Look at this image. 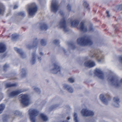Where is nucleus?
<instances>
[{
    "instance_id": "obj_16",
    "label": "nucleus",
    "mask_w": 122,
    "mask_h": 122,
    "mask_svg": "<svg viewBox=\"0 0 122 122\" xmlns=\"http://www.w3.org/2000/svg\"><path fill=\"white\" fill-rule=\"evenodd\" d=\"M14 49L16 51L20 54L22 58H24L26 57V55L21 49L16 47L14 48Z\"/></svg>"
},
{
    "instance_id": "obj_3",
    "label": "nucleus",
    "mask_w": 122,
    "mask_h": 122,
    "mask_svg": "<svg viewBox=\"0 0 122 122\" xmlns=\"http://www.w3.org/2000/svg\"><path fill=\"white\" fill-rule=\"evenodd\" d=\"M19 100L21 103L25 106L29 105L30 103L28 96L26 94H21L19 96Z\"/></svg>"
},
{
    "instance_id": "obj_4",
    "label": "nucleus",
    "mask_w": 122,
    "mask_h": 122,
    "mask_svg": "<svg viewBox=\"0 0 122 122\" xmlns=\"http://www.w3.org/2000/svg\"><path fill=\"white\" fill-rule=\"evenodd\" d=\"M36 5L35 3H33L29 5L28 11L29 15L32 16L34 15L37 11Z\"/></svg>"
},
{
    "instance_id": "obj_19",
    "label": "nucleus",
    "mask_w": 122,
    "mask_h": 122,
    "mask_svg": "<svg viewBox=\"0 0 122 122\" xmlns=\"http://www.w3.org/2000/svg\"><path fill=\"white\" fill-rule=\"evenodd\" d=\"M63 87L65 89L67 90L68 92L70 93H72L73 92V90L72 88L67 84L64 85Z\"/></svg>"
},
{
    "instance_id": "obj_44",
    "label": "nucleus",
    "mask_w": 122,
    "mask_h": 122,
    "mask_svg": "<svg viewBox=\"0 0 122 122\" xmlns=\"http://www.w3.org/2000/svg\"><path fill=\"white\" fill-rule=\"evenodd\" d=\"M60 15H63V12L62 11H61L60 12Z\"/></svg>"
},
{
    "instance_id": "obj_32",
    "label": "nucleus",
    "mask_w": 122,
    "mask_h": 122,
    "mask_svg": "<svg viewBox=\"0 0 122 122\" xmlns=\"http://www.w3.org/2000/svg\"><path fill=\"white\" fill-rule=\"evenodd\" d=\"M12 39H16L18 37V35L16 34H13L12 35Z\"/></svg>"
},
{
    "instance_id": "obj_8",
    "label": "nucleus",
    "mask_w": 122,
    "mask_h": 122,
    "mask_svg": "<svg viewBox=\"0 0 122 122\" xmlns=\"http://www.w3.org/2000/svg\"><path fill=\"white\" fill-rule=\"evenodd\" d=\"M59 28H62L64 31L66 32L68 30V29L67 27L65 20L64 19H62L60 22L58 23L57 25Z\"/></svg>"
},
{
    "instance_id": "obj_27",
    "label": "nucleus",
    "mask_w": 122,
    "mask_h": 122,
    "mask_svg": "<svg viewBox=\"0 0 122 122\" xmlns=\"http://www.w3.org/2000/svg\"><path fill=\"white\" fill-rule=\"evenodd\" d=\"M48 26L45 24H42L41 26V30H46L48 28Z\"/></svg>"
},
{
    "instance_id": "obj_22",
    "label": "nucleus",
    "mask_w": 122,
    "mask_h": 122,
    "mask_svg": "<svg viewBox=\"0 0 122 122\" xmlns=\"http://www.w3.org/2000/svg\"><path fill=\"white\" fill-rule=\"evenodd\" d=\"M100 98L102 102L105 104L107 105L108 103V101L105 98L104 95L101 94L100 96Z\"/></svg>"
},
{
    "instance_id": "obj_15",
    "label": "nucleus",
    "mask_w": 122,
    "mask_h": 122,
    "mask_svg": "<svg viewBox=\"0 0 122 122\" xmlns=\"http://www.w3.org/2000/svg\"><path fill=\"white\" fill-rule=\"evenodd\" d=\"M24 91L22 89H19L13 91L11 92L9 95V96L11 97H13L18 95Z\"/></svg>"
},
{
    "instance_id": "obj_30",
    "label": "nucleus",
    "mask_w": 122,
    "mask_h": 122,
    "mask_svg": "<svg viewBox=\"0 0 122 122\" xmlns=\"http://www.w3.org/2000/svg\"><path fill=\"white\" fill-rule=\"evenodd\" d=\"M13 113L15 116H18L20 115V112L18 111H15L13 112Z\"/></svg>"
},
{
    "instance_id": "obj_36",
    "label": "nucleus",
    "mask_w": 122,
    "mask_h": 122,
    "mask_svg": "<svg viewBox=\"0 0 122 122\" xmlns=\"http://www.w3.org/2000/svg\"><path fill=\"white\" fill-rule=\"evenodd\" d=\"M69 81L71 83H73L74 82V79L73 78H69L68 79Z\"/></svg>"
},
{
    "instance_id": "obj_14",
    "label": "nucleus",
    "mask_w": 122,
    "mask_h": 122,
    "mask_svg": "<svg viewBox=\"0 0 122 122\" xmlns=\"http://www.w3.org/2000/svg\"><path fill=\"white\" fill-rule=\"evenodd\" d=\"M68 22L70 23L71 26L72 27L77 26L79 23V21L78 20H75L72 21L71 18L69 19H68Z\"/></svg>"
},
{
    "instance_id": "obj_26",
    "label": "nucleus",
    "mask_w": 122,
    "mask_h": 122,
    "mask_svg": "<svg viewBox=\"0 0 122 122\" xmlns=\"http://www.w3.org/2000/svg\"><path fill=\"white\" fill-rule=\"evenodd\" d=\"M20 74L22 77H25L26 74L25 70L24 69H22L21 71Z\"/></svg>"
},
{
    "instance_id": "obj_45",
    "label": "nucleus",
    "mask_w": 122,
    "mask_h": 122,
    "mask_svg": "<svg viewBox=\"0 0 122 122\" xmlns=\"http://www.w3.org/2000/svg\"><path fill=\"white\" fill-rule=\"evenodd\" d=\"M70 119V117H68L67 118V119L68 120H69Z\"/></svg>"
},
{
    "instance_id": "obj_39",
    "label": "nucleus",
    "mask_w": 122,
    "mask_h": 122,
    "mask_svg": "<svg viewBox=\"0 0 122 122\" xmlns=\"http://www.w3.org/2000/svg\"><path fill=\"white\" fill-rule=\"evenodd\" d=\"M19 15L23 16H24L25 15V13L23 12L20 13Z\"/></svg>"
},
{
    "instance_id": "obj_28",
    "label": "nucleus",
    "mask_w": 122,
    "mask_h": 122,
    "mask_svg": "<svg viewBox=\"0 0 122 122\" xmlns=\"http://www.w3.org/2000/svg\"><path fill=\"white\" fill-rule=\"evenodd\" d=\"M17 84L16 83H14L11 84L10 83L6 84L5 85L6 87H8L11 86H15L17 85Z\"/></svg>"
},
{
    "instance_id": "obj_42",
    "label": "nucleus",
    "mask_w": 122,
    "mask_h": 122,
    "mask_svg": "<svg viewBox=\"0 0 122 122\" xmlns=\"http://www.w3.org/2000/svg\"><path fill=\"white\" fill-rule=\"evenodd\" d=\"M106 13L107 14V16L108 17H109L110 15L109 14V12L108 11H106Z\"/></svg>"
},
{
    "instance_id": "obj_25",
    "label": "nucleus",
    "mask_w": 122,
    "mask_h": 122,
    "mask_svg": "<svg viewBox=\"0 0 122 122\" xmlns=\"http://www.w3.org/2000/svg\"><path fill=\"white\" fill-rule=\"evenodd\" d=\"M33 88V90L34 91L36 92L38 94L40 93V89L37 86H34L32 87Z\"/></svg>"
},
{
    "instance_id": "obj_2",
    "label": "nucleus",
    "mask_w": 122,
    "mask_h": 122,
    "mask_svg": "<svg viewBox=\"0 0 122 122\" xmlns=\"http://www.w3.org/2000/svg\"><path fill=\"white\" fill-rule=\"evenodd\" d=\"M77 41L78 44L83 46L90 45L92 44L90 37L87 36L79 38L77 39Z\"/></svg>"
},
{
    "instance_id": "obj_23",
    "label": "nucleus",
    "mask_w": 122,
    "mask_h": 122,
    "mask_svg": "<svg viewBox=\"0 0 122 122\" xmlns=\"http://www.w3.org/2000/svg\"><path fill=\"white\" fill-rule=\"evenodd\" d=\"M40 116L41 119L44 121H47L48 120V117L43 113L41 114H40Z\"/></svg>"
},
{
    "instance_id": "obj_17",
    "label": "nucleus",
    "mask_w": 122,
    "mask_h": 122,
    "mask_svg": "<svg viewBox=\"0 0 122 122\" xmlns=\"http://www.w3.org/2000/svg\"><path fill=\"white\" fill-rule=\"evenodd\" d=\"M113 100L114 103L113 105L115 107H118L119 106V103L120 102L118 98L117 97H115L114 98Z\"/></svg>"
},
{
    "instance_id": "obj_29",
    "label": "nucleus",
    "mask_w": 122,
    "mask_h": 122,
    "mask_svg": "<svg viewBox=\"0 0 122 122\" xmlns=\"http://www.w3.org/2000/svg\"><path fill=\"white\" fill-rule=\"evenodd\" d=\"M5 107V105L3 104L0 105V114H1Z\"/></svg>"
},
{
    "instance_id": "obj_9",
    "label": "nucleus",
    "mask_w": 122,
    "mask_h": 122,
    "mask_svg": "<svg viewBox=\"0 0 122 122\" xmlns=\"http://www.w3.org/2000/svg\"><path fill=\"white\" fill-rule=\"evenodd\" d=\"M92 57H95L98 62L100 63L102 62L104 59V56L102 53L98 52L97 53H95L94 55L91 56Z\"/></svg>"
},
{
    "instance_id": "obj_5",
    "label": "nucleus",
    "mask_w": 122,
    "mask_h": 122,
    "mask_svg": "<svg viewBox=\"0 0 122 122\" xmlns=\"http://www.w3.org/2000/svg\"><path fill=\"white\" fill-rule=\"evenodd\" d=\"M30 120L31 122H36L35 117L38 114V112L35 109H30L29 111Z\"/></svg>"
},
{
    "instance_id": "obj_6",
    "label": "nucleus",
    "mask_w": 122,
    "mask_h": 122,
    "mask_svg": "<svg viewBox=\"0 0 122 122\" xmlns=\"http://www.w3.org/2000/svg\"><path fill=\"white\" fill-rule=\"evenodd\" d=\"M79 29L82 31L86 32L88 31H92L93 30L92 26L86 27L84 25V21L81 22L80 25Z\"/></svg>"
},
{
    "instance_id": "obj_43",
    "label": "nucleus",
    "mask_w": 122,
    "mask_h": 122,
    "mask_svg": "<svg viewBox=\"0 0 122 122\" xmlns=\"http://www.w3.org/2000/svg\"><path fill=\"white\" fill-rule=\"evenodd\" d=\"M18 7V6L17 5H15L14 7V9H15L17 8Z\"/></svg>"
},
{
    "instance_id": "obj_12",
    "label": "nucleus",
    "mask_w": 122,
    "mask_h": 122,
    "mask_svg": "<svg viewBox=\"0 0 122 122\" xmlns=\"http://www.w3.org/2000/svg\"><path fill=\"white\" fill-rule=\"evenodd\" d=\"M53 66L54 68L51 70V72L56 74L60 71L61 69L57 64H54Z\"/></svg>"
},
{
    "instance_id": "obj_20",
    "label": "nucleus",
    "mask_w": 122,
    "mask_h": 122,
    "mask_svg": "<svg viewBox=\"0 0 122 122\" xmlns=\"http://www.w3.org/2000/svg\"><path fill=\"white\" fill-rule=\"evenodd\" d=\"M36 55L35 52L32 53V57L30 60V62L32 64H34L36 62Z\"/></svg>"
},
{
    "instance_id": "obj_18",
    "label": "nucleus",
    "mask_w": 122,
    "mask_h": 122,
    "mask_svg": "<svg viewBox=\"0 0 122 122\" xmlns=\"http://www.w3.org/2000/svg\"><path fill=\"white\" fill-rule=\"evenodd\" d=\"M37 40H36L33 42V46H31L30 45H29L27 47L29 49L33 48L34 49H35L36 50V48L37 47Z\"/></svg>"
},
{
    "instance_id": "obj_35",
    "label": "nucleus",
    "mask_w": 122,
    "mask_h": 122,
    "mask_svg": "<svg viewBox=\"0 0 122 122\" xmlns=\"http://www.w3.org/2000/svg\"><path fill=\"white\" fill-rule=\"evenodd\" d=\"M9 66L8 65L5 64L3 66V70L5 71L6 70V69Z\"/></svg>"
},
{
    "instance_id": "obj_37",
    "label": "nucleus",
    "mask_w": 122,
    "mask_h": 122,
    "mask_svg": "<svg viewBox=\"0 0 122 122\" xmlns=\"http://www.w3.org/2000/svg\"><path fill=\"white\" fill-rule=\"evenodd\" d=\"M83 4L85 7L86 8H87L88 7V5L86 2L85 1L84 2Z\"/></svg>"
},
{
    "instance_id": "obj_13",
    "label": "nucleus",
    "mask_w": 122,
    "mask_h": 122,
    "mask_svg": "<svg viewBox=\"0 0 122 122\" xmlns=\"http://www.w3.org/2000/svg\"><path fill=\"white\" fill-rule=\"evenodd\" d=\"M96 65L95 62L92 60L87 61L85 62L84 64V65L85 66L89 68L93 67L95 66Z\"/></svg>"
},
{
    "instance_id": "obj_40",
    "label": "nucleus",
    "mask_w": 122,
    "mask_h": 122,
    "mask_svg": "<svg viewBox=\"0 0 122 122\" xmlns=\"http://www.w3.org/2000/svg\"><path fill=\"white\" fill-rule=\"evenodd\" d=\"M67 9L69 11L71 10V6L69 5H68L67 6Z\"/></svg>"
},
{
    "instance_id": "obj_21",
    "label": "nucleus",
    "mask_w": 122,
    "mask_h": 122,
    "mask_svg": "<svg viewBox=\"0 0 122 122\" xmlns=\"http://www.w3.org/2000/svg\"><path fill=\"white\" fill-rule=\"evenodd\" d=\"M5 45L2 43H0V53H2L5 51L6 50Z\"/></svg>"
},
{
    "instance_id": "obj_7",
    "label": "nucleus",
    "mask_w": 122,
    "mask_h": 122,
    "mask_svg": "<svg viewBox=\"0 0 122 122\" xmlns=\"http://www.w3.org/2000/svg\"><path fill=\"white\" fill-rule=\"evenodd\" d=\"M81 112L82 115L84 116H93L94 114V112H93L89 110L86 108L83 109Z\"/></svg>"
},
{
    "instance_id": "obj_38",
    "label": "nucleus",
    "mask_w": 122,
    "mask_h": 122,
    "mask_svg": "<svg viewBox=\"0 0 122 122\" xmlns=\"http://www.w3.org/2000/svg\"><path fill=\"white\" fill-rule=\"evenodd\" d=\"M54 43L55 44H58L59 43V42L57 40H55L53 41Z\"/></svg>"
},
{
    "instance_id": "obj_34",
    "label": "nucleus",
    "mask_w": 122,
    "mask_h": 122,
    "mask_svg": "<svg viewBox=\"0 0 122 122\" xmlns=\"http://www.w3.org/2000/svg\"><path fill=\"white\" fill-rule=\"evenodd\" d=\"M41 43L43 46H45L46 45V41L44 39L42 40L41 41Z\"/></svg>"
},
{
    "instance_id": "obj_33",
    "label": "nucleus",
    "mask_w": 122,
    "mask_h": 122,
    "mask_svg": "<svg viewBox=\"0 0 122 122\" xmlns=\"http://www.w3.org/2000/svg\"><path fill=\"white\" fill-rule=\"evenodd\" d=\"M40 56H38V59L39 61H40L41 60V57L43 56V54L42 52H40L39 54Z\"/></svg>"
},
{
    "instance_id": "obj_11",
    "label": "nucleus",
    "mask_w": 122,
    "mask_h": 122,
    "mask_svg": "<svg viewBox=\"0 0 122 122\" xmlns=\"http://www.w3.org/2000/svg\"><path fill=\"white\" fill-rule=\"evenodd\" d=\"M94 74L100 79H103L104 78V74L100 69H96L94 71Z\"/></svg>"
},
{
    "instance_id": "obj_47",
    "label": "nucleus",
    "mask_w": 122,
    "mask_h": 122,
    "mask_svg": "<svg viewBox=\"0 0 122 122\" xmlns=\"http://www.w3.org/2000/svg\"><path fill=\"white\" fill-rule=\"evenodd\" d=\"M63 51H65V50L64 49H63Z\"/></svg>"
},
{
    "instance_id": "obj_10",
    "label": "nucleus",
    "mask_w": 122,
    "mask_h": 122,
    "mask_svg": "<svg viewBox=\"0 0 122 122\" xmlns=\"http://www.w3.org/2000/svg\"><path fill=\"white\" fill-rule=\"evenodd\" d=\"M59 8L58 5V2L57 1L53 0L52 2L51 6V10L54 12H56Z\"/></svg>"
},
{
    "instance_id": "obj_1",
    "label": "nucleus",
    "mask_w": 122,
    "mask_h": 122,
    "mask_svg": "<svg viewBox=\"0 0 122 122\" xmlns=\"http://www.w3.org/2000/svg\"><path fill=\"white\" fill-rule=\"evenodd\" d=\"M107 77L109 83L115 87H118L122 84V79L119 81L117 78L111 75H108Z\"/></svg>"
},
{
    "instance_id": "obj_46",
    "label": "nucleus",
    "mask_w": 122,
    "mask_h": 122,
    "mask_svg": "<svg viewBox=\"0 0 122 122\" xmlns=\"http://www.w3.org/2000/svg\"><path fill=\"white\" fill-rule=\"evenodd\" d=\"M5 121L6 122L7 121V120L6 119L5 120H3V122H5Z\"/></svg>"
},
{
    "instance_id": "obj_41",
    "label": "nucleus",
    "mask_w": 122,
    "mask_h": 122,
    "mask_svg": "<svg viewBox=\"0 0 122 122\" xmlns=\"http://www.w3.org/2000/svg\"><path fill=\"white\" fill-rule=\"evenodd\" d=\"M119 60L120 62L121 63H122V56H121L119 57Z\"/></svg>"
},
{
    "instance_id": "obj_31",
    "label": "nucleus",
    "mask_w": 122,
    "mask_h": 122,
    "mask_svg": "<svg viewBox=\"0 0 122 122\" xmlns=\"http://www.w3.org/2000/svg\"><path fill=\"white\" fill-rule=\"evenodd\" d=\"M74 120L75 122H78V121L77 119V114L75 113H74Z\"/></svg>"
},
{
    "instance_id": "obj_24",
    "label": "nucleus",
    "mask_w": 122,
    "mask_h": 122,
    "mask_svg": "<svg viewBox=\"0 0 122 122\" xmlns=\"http://www.w3.org/2000/svg\"><path fill=\"white\" fill-rule=\"evenodd\" d=\"M5 7L3 5L0 3V14H2L4 11Z\"/></svg>"
}]
</instances>
